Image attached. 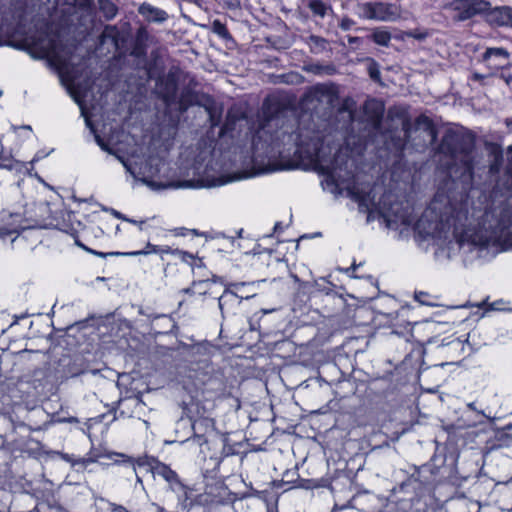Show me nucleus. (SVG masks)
Returning a JSON list of instances; mask_svg holds the SVG:
<instances>
[{"label": "nucleus", "mask_w": 512, "mask_h": 512, "mask_svg": "<svg viewBox=\"0 0 512 512\" xmlns=\"http://www.w3.org/2000/svg\"><path fill=\"white\" fill-rule=\"evenodd\" d=\"M370 38L377 45L387 47L391 41L392 36L387 29L379 27L372 30Z\"/></svg>", "instance_id": "f8f14e48"}, {"label": "nucleus", "mask_w": 512, "mask_h": 512, "mask_svg": "<svg viewBox=\"0 0 512 512\" xmlns=\"http://www.w3.org/2000/svg\"><path fill=\"white\" fill-rule=\"evenodd\" d=\"M150 247H151V249L146 251V252H144L145 254H147V253H169L170 252V248H168V247L162 248V249H158L155 246L152 247L151 245H148V248H150ZM142 253L143 252H141V251H136V252L130 253V255H140Z\"/></svg>", "instance_id": "aec40b11"}, {"label": "nucleus", "mask_w": 512, "mask_h": 512, "mask_svg": "<svg viewBox=\"0 0 512 512\" xmlns=\"http://www.w3.org/2000/svg\"><path fill=\"white\" fill-rule=\"evenodd\" d=\"M429 294L426 292H417L415 293V300L421 303L422 305L432 306L434 305L429 299Z\"/></svg>", "instance_id": "6ab92c4d"}, {"label": "nucleus", "mask_w": 512, "mask_h": 512, "mask_svg": "<svg viewBox=\"0 0 512 512\" xmlns=\"http://www.w3.org/2000/svg\"><path fill=\"white\" fill-rule=\"evenodd\" d=\"M311 71H313V72H319V71H320V67L311 68Z\"/></svg>", "instance_id": "c756f323"}, {"label": "nucleus", "mask_w": 512, "mask_h": 512, "mask_svg": "<svg viewBox=\"0 0 512 512\" xmlns=\"http://www.w3.org/2000/svg\"><path fill=\"white\" fill-rule=\"evenodd\" d=\"M231 181V179H227V180H224V179H219L217 181V183H214L213 185L214 186H220V185H223V184H226L227 182Z\"/></svg>", "instance_id": "bb28decb"}, {"label": "nucleus", "mask_w": 512, "mask_h": 512, "mask_svg": "<svg viewBox=\"0 0 512 512\" xmlns=\"http://www.w3.org/2000/svg\"><path fill=\"white\" fill-rule=\"evenodd\" d=\"M0 167H7V168H9V169H11V168H12V166H11V165H5V166H3V165H1V164H0Z\"/></svg>", "instance_id": "473e14b6"}, {"label": "nucleus", "mask_w": 512, "mask_h": 512, "mask_svg": "<svg viewBox=\"0 0 512 512\" xmlns=\"http://www.w3.org/2000/svg\"><path fill=\"white\" fill-rule=\"evenodd\" d=\"M152 472L154 476L163 478L173 491H178L183 487L177 473L164 463H156L152 467Z\"/></svg>", "instance_id": "6e6552de"}, {"label": "nucleus", "mask_w": 512, "mask_h": 512, "mask_svg": "<svg viewBox=\"0 0 512 512\" xmlns=\"http://www.w3.org/2000/svg\"><path fill=\"white\" fill-rule=\"evenodd\" d=\"M354 25V21L350 18H343L340 22L341 29L347 31Z\"/></svg>", "instance_id": "4be33fe9"}, {"label": "nucleus", "mask_w": 512, "mask_h": 512, "mask_svg": "<svg viewBox=\"0 0 512 512\" xmlns=\"http://www.w3.org/2000/svg\"><path fill=\"white\" fill-rule=\"evenodd\" d=\"M95 139L102 150L110 152L107 145L101 140V138L99 136H96Z\"/></svg>", "instance_id": "393cba45"}, {"label": "nucleus", "mask_w": 512, "mask_h": 512, "mask_svg": "<svg viewBox=\"0 0 512 512\" xmlns=\"http://www.w3.org/2000/svg\"><path fill=\"white\" fill-rule=\"evenodd\" d=\"M18 232H19V229H17V228H14L9 231V233H18Z\"/></svg>", "instance_id": "7c9ffc66"}, {"label": "nucleus", "mask_w": 512, "mask_h": 512, "mask_svg": "<svg viewBox=\"0 0 512 512\" xmlns=\"http://www.w3.org/2000/svg\"><path fill=\"white\" fill-rule=\"evenodd\" d=\"M115 33H116V28L115 27H113V26H106L104 31L102 32L101 41L104 42L105 38H107V37L114 38L115 37Z\"/></svg>", "instance_id": "412c9836"}, {"label": "nucleus", "mask_w": 512, "mask_h": 512, "mask_svg": "<svg viewBox=\"0 0 512 512\" xmlns=\"http://www.w3.org/2000/svg\"><path fill=\"white\" fill-rule=\"evenodd\" d=\"M309 44L314 52H320L326 49L327 41L324 38L312 35L309 37Z\"/></svg>", "instance_id": "dca6fc26"}, {"label": "nucleus", "mask_w": 512, "mask_h": 512, "mask_svg": "<svg viewBox=\"0 0 512 512\" xmlns=\"http://www.w3.org/2000/svg\"><path fill=\"white\" fill-rule=\"evenodd\" d=\"M425 218H426V215H425L422 219H420V221H419V223H418V228H419V229H421V228H422V226L424 225V219H425Z\"/></svg>", "instance_id": "c85d7f7f"}, {"label": "nucleus", "mask_w": 512, "mask_h": 512, "mask_svg": "<svg viewBox=\"0 0 512 512\" xmlns=\"http://www.w3.org/2000/svg\"><path fill=\"white\" fill-rule=\"evenodd\" d=\"M440 245L455 241L460 247L468 245L484 249L503 251L512 248V210L505 209L500 219L495 220L491 212L474 219L465 209L454 210L445 222L436 223L425 231Z\"/></svg>", "instance_id": "f257e3e1"}, {"label": "nucleus", "mask_w": 512, "mask_h": 512, "mask_svg": "<svg viewBox=\"0 0 512 512\" xmlns=\"http://www.w3.org/2000/svg\"><path fill=\"white\" fill-rule=\"evenodd\" d=\"M99 10L106 19H112L117 14V7L111 0H98Z\"/></svg>", "instance_id": "ddd939ff"}, {"label": "nucleus", "mask_w": 512, "mask_h": 512, "mask_svg": "<svg viewBox=\"0 0 512 512\" xmlns=\"http://www.w3.org/2000/svg\"><path fill=\"white\" fill-rule=\"evenodd\" d=\"M212 426V422L206 418L197 419L192 424L194 431L193 442L200 446V451L204 458L208 456L206 450L210 449V444L212 443V441L208 440L204 436L208 430L212 429Z\"/></svg>", "instance_id": "0eeeda50"}, {"label": "nucleus", "mask_w": 512, "mask_h": 512, "mask_svg": "<svg viewBox=\"0 0 512 512\" xmlns=\"http://www.w3.org/2000/svg\"><path fill=\"white\" fill-rule=\"evenodd\" d=\"M359 40H360V39H359L358 37H349V38H348V42H349L350 44L357 43V42H359Z\"/></svg>", "instance_id": "cd10ccee"}, {"label": "nucleus", "mask_w": 512, "mask_h": 512, "mask_svg": "<svg viewBox=\"0 0 512 512\" xmlns=\"http://www.w3.org/2000/svg\"><path fill=\"white\" fill-rule=\"evenodd\" d=\"M117 158L119 159V161L124 165V167L127 169V171H131L130 170V166L127 164V162L120 156H117Z\"/></svg>", "instance_id": "a878e982"}, {"label": "nucleus", "mask_w": 512, "mask_h": 512, "mask_svg": "<svg viewBox=\"0 0 512 512\" xmlns=\"http://www.w3.org/2000/svg\"><path fill=\"white\" fill-rule=\"evenodd\" d=\"M309 9L317 16L325 17L330 7L326 5L322 0H309Z\"/></svg>", "instance_id": "4468645a"}, {"label": "nucleus", "mask_w": 512, "mask_h": 512, "mask_svg": "<svg viewBox=\"0 0 512 512\" xmlns=\"http://www.w3.org/2000/svg\"><path fill=\"white\" fill-rule=\"evenodd\" d=\"M139 13L150 22H163L168 18L167 13L159 8L153 7L150 4H142L139 7Z\"/></svg>", "instance_id": "9d476101"}, {"label": "nucleus", "mask_w": 512, "mask_h": 512, "mask_svg": "<svg viewBox=\"0 0 512 512\" xmlns=\"http://www.w3.org/2000/svg\"><path fill=\"white\" fill-rule=\"evenodd\" d=\"M350 197L358 203L359 210L368 213V221L374 212H377L387 222L388 227H396L398 224L410 225L412 219L408 211L402 209L400 204L387 205L392 198L391 194L384 195L378 202L375 200L373 189H360L352 187L349 189Z\"/></svg>", "instance_id": "7ed1b4c3"}, {"label": "nucleus", "mask_w": 512, "mask_h": 512, "mask_svg": "<svg viewBox=\"0 0 512 512\" xmlns=\"http://www.w3.org/2000/svg\"><path fill=\"white\" fill-rule=\"evenodd\" d=\"M46 56L49 58V61L52 65L56 67V69L59 71L60 75L66 79V81L69 84V90L74 98V100L80 104L79 96L76 91H74V80L72 76L68 73V63L65 58H63L59 53L56 51V48L54 46L50 47L46 52Z\"/></svg>", "instance_id": "423d86ee"}, {"label": "nucleus", "mask_w": 512, "mask_h": 512, "mask_svg": "<svg viewBox=\"0 0 512 512\" xmlns=\"http://www.w3.org/2000/svg\"><path fill=\"white\" fill-rule=\"evenodd\" d=\"M368 72H369V76L374 81L380 80V71H379L378 65L375 61H371L370 65L368 67Z\"/></svg>", "instance_id": "a211bd4d"}, {"label": "nucleus", "mask_w": 512, "mask_h": 512, "mask_svg": "<svg viewBox=\"0 0 512 512\" xmlns=\"http://www.w3.org/2000/svg\"><path fill=\"white\" fill-rule=\"evenodd\" d=\"M448 6L455 12L454 18L458 21L470 19L490 8L489 2L485 0H451Z\"/></svg>", "instance_id": "39448f33"}, {"label": "nucleus", "mask_w": 512, "mask_h": 512, "mask_svg": "<svg viewBox=\"0 0 512 512\" xmlns=\"http://www.w3.org/2000/svg\"><path fill=\"white\" fill-rule=\"evenodd\" d=\"M487 17L493 25L512 28V7L510 6H499L490 9Z\"/></svg>", "instance_id": "1a4fd4ad"}, {"label": "nucleus", "mask_w": 512, "mask_h": 512, "mask_svg": "<svg viewBox=\"0 0 512 512\" xmlns=\"http://www.w3.org/2000/svg\"><path fill=\"white\" fill-rule=\"evenodd\" d=\"M312 92L319 99L327 98L328 102H332L337 93L335 86L326 84L314 86Z\"/></svg>", "instance_id": "9b49d317"}, {"label": "nucleus", "mask_w": 512, "mask_h": 512, "mask_svg": "<svg viewBox=\"0 0 512 512\" xmlns=\"http://www.w3.org/2000/svg\"><path fill=\"white\" fill-rule=\"evenodd\" d=\"M359 17L376 21H395L401 17L400 8L385 2H364L356 6Z\"/></svg>", "instance_id": "20e7f679"}, {"label": "nucleus", "mask_w": 512, "mask_h": 512, "mask_svg": "<svg viewBox=\"0 0 512 512\" xmlns=\"http://www.w3.org/2000/svg\"><path fill=\"white\" fill-rule=\"evenodd\" d=\"M468 407L471 408V409H474V404L473 403H469Z\"/></svg>", "instance_id": "2f4dec72"}, {"label": "nucleus", "mask_w": 512, "mask_h": 512, "mask_svg": "<svg viewBox=\"0 0 512 512\" xmlns=\"http://www.w3.org/2000/svg\"><path fill=\"white\" fill-rule=\"evenodd\" d=\"M280 119L274 118L265 123L255 134L253 146L256 151H263L271 156L287 158L293 155L296 159L319 167L323 173L336 181L337 167L329 157L335 147L325 144L319 133L305 135L296 134L293 125H279Z\"/></svg>", "instance_id": "f03ea898"}, {"label": "nucleus", "mask_w": 512, "mask_h": 512, "mask_svg": "<svg viewBox=\"0 0 512 512\" xmlns=\"http://www.w3.org/2000/svg\"><path fill=\"white\" fill-rule=\"evenodd\" d=\"M109 506H110L111 512H128L126 508H124L123 506H120V505L109 503Z\"/></svg>", "instance_id": "5701e85b"}, {"label": "nucleus", "mask_w": 512, "mask_h": 512, "mask_svg": "<svg viewBox=\"0 0 512 512\" xmlns=\"http://www.w3.org/2000/svg\"><path fill=\"white\" fill-rule=\"evenodd\" d=\"M493 56L501 57L507 60L509 58V53L504 48H488L483 54V60L489 61Z\"/></svg>", "instance_id": "2eb2a0df"}, {"label": "nucleus", "mask_w": 512, "mask_h": 512, "mask_svg": "<svg viewBox=\"0 0 512 512\" xmlns=\"http://www.w3.org/2000/svg\"><path fill=\"white\" fill-rule=\"evenodd\" d=\"M95 139L102 150L110 152L107 145L101 140V138L99 136H96Z\"/></svg>", "instance_id": "b1692460"}, {"label": "nucleus", "mask_w": 512, "mask_h": 512, "mask_svg": "<svg viewBox=\"0 0 512 512\" xmlns=\"http://www.w3.org/2000/svg\"><path fill=\"white\" fill-rule=\"evenodd\" d=\"M76 244L81 247L82 249H84L85 251L93 254V255H96V256H99V257H102V258H105L107 257L108 255H119V253L117 252H112V253H103V252H99V251H96V250H93L87 246H85L84 244H82L81 242L79 241H76Z\"/></svg>", "instance_id": "f3484780"}]
</instances>
